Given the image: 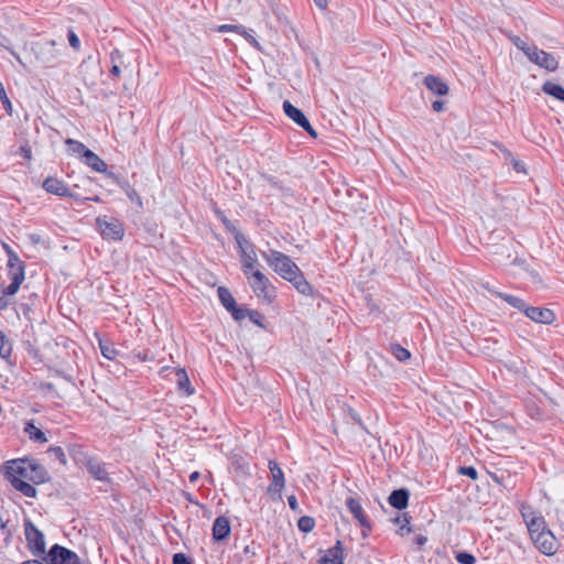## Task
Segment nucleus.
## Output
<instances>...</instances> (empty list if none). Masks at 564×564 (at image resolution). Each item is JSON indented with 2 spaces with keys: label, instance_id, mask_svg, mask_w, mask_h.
<instances>
[{
  "label": "nucleus",
  "instance_id": "54",
  "mask_svg": "<svg viewBox=\"0 0 564 564\" xmlns=\"http://www.w3.org/2000/svg\"><path fill=\"white\" fill-rule=\"evenodd\" d=\"M444 106H445V102L443 100H435L433 104H432V109L435 111V112H442L444 110Z\"/></svg>",
  "mask_w": 564,
  "mask_h": 564
},
{
  "label": "nucleus",
  "instance_id": "23",
  "mask_svg": "<svg viewBox=\"0 0 564 564\" xmlns=\"http://www.w3.org/2000/svg\"><path fill=\"white\" fill-rule=\"evenodd\" d=\"M424 85L429 90L438 96H444L448 93L447 84L438 76L427 75L424 78Z\"/></svg>",
  "mask_w": 564,
  "mask_h": 564
},
{
  "label": "nucleus",
  "instance_id": "35",
  "mask_svg": "<svg viewBox=\"0 0 564 564\" xmlns=\"http://www.w3.org/2000/svg\"><path fill=\"white\" fill-rule=\"evenodd\" d=\"M110 59L112 62V67L110 68V74L113 77H119L120 74H121L120 64H122L120 51L119 50H113L110 53Z\"/></svg>",
  "mask_w": 564,
  "mask_h": 564
},
{
  "label": "nucleus",
  "instance_id": "41",
  "mask_svg": "<svg viewBox=\"0 0 564 564\" xmlns=\"http://www.w3.org/2000/svg\"><path fill=\"white\" fill-rule=\"evenodd\" d=\"M455 558L459 564H475L476 563L475 556L468 552H458L456 554Z\"/></svg>",
  "mask_w": 564,
  "mask_h": 564
},
{
  "label": "nucleus",
  "instance_id": "10",
  "mask_svg": "<svg viewBox=\"0 0 564 564\" xmlns=\"http://www.w3.org/2000/svg\"><path fill=\"white\" fill-rule=\"evenodd\" d=\"M533 543L539 551L547 556L553 555L556 552V539L551 530L540 532L532 538Z\"/></svg>",
  "mask_w": 564,
  "mask_h": 564
},
{
  "label": "nucleus",
  "instance_id": "42",
  "mask_svg": "<svg viewBox=\"0 0 564 564\" xmlns=\"http://www.w3.org/2000/svg\"><path fill=\"white\" fill-rule=\"evenodd\" d=\"M47 452L51 453L57 460H59L61 464L66 465L67 459H66V455H65V453H64L62 447H59V446H51L47 449Z\"/></svg>",
  "mask_w": 564,
  "mask_h": 564
},
{
  "label": "nucleus",
  "instance_id": "16",
  "mask_svg": "<svg viewBox=\"0 0 564 564\" xmlns=\"http://www.w3.org/2000/svg\"><path fill=\"white\" fill-rule=\"evenodd\" d=\"M51 477L47 470L36 460L29 459L28 465V480L35 485H41L50 481Z\"/></svg>",
  "mask_w": 564,
  "mask_h": 564
},
{
  "label": "nucleus",
  "instance_id": "31",
  "mask_svg": "<svg viewBox=\"0 0 564 564\" xmlns=\"http://www.w3.org/2000/svg\"><path fill=\"white\" fill-rule=\"evenodd\" d=\"M283 110L284 113L292 119L296 124L302 121V119L305 117L304 112L292 105L289 100H285L283 102Z\"/></svg>",
  "mask_w": 564,
  "mask_h": 564
},
{
  "label": "nucleus",
  "instance_id": "26",
  "mask_svg": "<svg viewBox=\"0 0 564 564\" xmlns=\"http://www.w3.org/2000/svg\"><path fill=\"white\" fill-rule=\"evenodd\" d=\"M11 485H12V487L15 490L20 491L25 497H29V498H35L36 497V494H37L36 488L33 485L24 481L21 478L12 479L11 480Z\"/></svg>",
  "mask_w": 564,
  "mask_h": 564
},
{
  "label": "nucleus",
  "instance_id": "21",
  "mask_svg": "<svg viewBox=\"0 0 564 564\" xmlns=\"http://www.w3.org/2000/svg\"><path fill=\"white\" fill-rule=\"evenodd\" d=\"M230 534V522L229 519L220 516L217 517L213 523V538L215 541H224Z\"/></svg>",
  "mask_w": 564,
  "mask_h": 564
},
{
  "label": "nucleus",
  "instance_id": "53",
  "mask_svg": "<svg viewBox=\"0 0 564 564\" xmlns=\"http://www.w3.org/2000/svg\"><path fill=\"white\" fill-rule=\"evenodd\" d=\"M288 503H289V507L293 510V511H300L299 509V502H297V499L294 495H291L288 497Z\"/></svg>",
  "mask_w": 564,
  "mask_h": 564
},
{
  "label": "nucleus",
  "instance_id": "47",
  "mask_svg": "<svg viewBox=\"0 0 564 564\" xmlns=\"http://www.w3.org/2000/svg\"><path fill=\"white\" fill-rule=\"evenodd\" d=\"M248 317L253 324L260 327H264L262 324L263 315L260 312L256 310H250L248 313Z\"/></svg>",
  "mask_w": 564,
  "mask_h": 564
},
{
  "label": "nucleus",
  "instance_id": "55",
  "mask_svg": "<svg viewBox=\"0 0 564 564\" xmlns=\"http://www.w3.org/2000/svg\"><path fill=\"white\" fill-rule=\"evenodd\" d=\"M241 26H238V25H231V24H224V25H220L218 28V31L219 32H227V31H232V30H238L240 29Z\"/></svg>",
  "mask_w": 564,
  "mask_h": 564
},
{
  "label": "nucleus",
  "instance_id": "48",
  "mask_svg": "<svg viewBox=\"0 0 564 564\" xmlns=\"http://www.w3.org/2000/svg\"><path fill=\"white\" fill-rule=\"evenodd\" d=\"M297 126H300L302 129H304L311 137H313V138L317 137V132L311 126V123H310L308 119L306 118V116L302 119V121L300 123H297Z\"/></svg>",
  "mask_w": 564,
  "mask_h": 564
},
{
  "label": "nucleus",
  "instance_id": "19",
  "mask_svg": "<svg viewBox=\"0 0 564 564\" xmlns=\"http://www.w3.org/2000/svg\"><path fill=\"white\" fill-rule=\"evenodd\" d=\"M236 240H237V242H238V245L240 246V249H241L240 257H241V262H242V272L246 275H249L250 273L252 274L253 269H254L256 263H257L256 253L253 252V250L248 252L247 249L245 247H242V240L247 243V241L243 238V236H237Z\"/></svg>",
  "mask_w": 564,
  "mask_h": 564
},
{
  "label": "nucleus",
  "instance_id": "27",
  "mask_svg": "<svg viewBox=\"0 0 564 564\" xmlns=\"http://www.w3.org/2000/svg\"><path fill=\"white\" fill-rule=\"evenodd\" d=\"M542 91L560 101H564V87L558 84L547 80L543 84Z\"/></svg>",
  "mask_w": 564,
  "mask_h": 564
},
{
  "label": "nucleus",
  "instance_id": "11",
  "mask_svg": "<svg viewBox=\"0 0 564 564\" xmlns=\"http://www.w3.org/2000/svg\"><path fill=\"white\" fill-rule=\"evenodd\" d=\"M28 465L29 458H20L7 462L4 466V475L7 479L11 482L14 478H25L28 479Z\"/></svg>",
  "mask_w": 564,
  "mask_h": 564
},
{
  "label": "nucleus",
  "instance_id": "9",
  "mask_svg": "<svg viewBox=\"0 0 564 564\" xmlns=\"http://www.w3.org/2000/svg\"><path fill=\"white\" fill-rule=\"evenodd\" d=\"M268 467L272 478L271 484L268 487V494L278 495V498L281 500V492L285 486L284 473L275 460H269Z\"/></svg>",
  "mask_w": 564,
  "mask_h": 564
},
{
  "label": "nucleus",
  "instance_id": "44",
  "mask_svg": "<svg viewBox=\"0 0 564 564\" xmlns=\"http://www.w3.org/2000/svg\"><path fill=\"white\" fill-rule=\"evenodd\" d=\"M458 473L460 475L467 476L474 480L477 479V477H478V471L473 466H462V467H459Z\"/></svg>",
  "mask_w": 564,
  "mask_h": 564
},
{
  "label": "nucleus",
  "instance_id": "15",
  "mask_svg": "<svg viewBox=\"0 0 564 564\" xmlns=\"http://www.w3.org/2000/svg\"><path fill=\"white\" fill-rule=\"evenodd\" d=\"M251 288L258 297L270 299V281L259 270L252 272Z\"/></svg>",
  "mask_w": 564,
  "mask_h": 564
},
{
  "label": "nucleus",
  "instance_id": "52",
  "mask_svg": "<svg viewBox=\"0 0 564 564\" xmlns=\"http://www.w3.org/2000/svg\"><path fill=\"white\" fill-rule=\"evenodd\" d=\"M68 42H69V45H70L73 48H75V50H77V48L79 47V45H80L79 39H78V36L75 34V32H74V31H69V32H68Z\"/></svg>",
  "mask_w": 564,
  "mask_h": 564
},
{
  "label": "nucleus",
  "instance_id": "46",
  "mask_svg": "<svg viewBox=\"0 0 564 564\" xmlns=\"http://www.w3.org/2000/svg\"><path fill=\"white\" fill-rule=\"evenodd\" d=\"M6 291L7 288H2V284L0 283V311H3L9 306V296L13 295L7 294Z\"/></svg>",
  "mask_w": 564,
  "mask_h": 564
},
{
  "label": "nucleus",
  "instance_id": "39",
  "mask_svg": "<svg viewBox=\"0 0 564 564\" xmlns=\"http://www.w3.org/2000/svg\"><path fill=\"white\" fill-rule=\"evenodd\" d=\"M249 311H250L249 308H243V307L238 306V304H236L234 306V308H231L229 311V313L231 314V316L235 321L240 322V321L245 319L246 317H248Z\"/></svg>",
  "mask_w": 564,
  "mask_h": 564
},
{
  "label": "nucleus",
  "instance_id": "59",
  "mask_svg": "<svg viewBox=\"0 0 564 564\" xmlns=\"http://www.w3.org/2000/svg\"><path fill=\"white\" fill-rule=\"evenodd\" d=\"M3 247H4L6 251H7L8 259L18 256L8 245H3Z\"/></svg>",
  "mask_w": 564,
  "mask_h": 564
},
{
  "label": "nucleus",
  "instance_id": "51",
  "mask_svg": "<svg viewBox=\"0 0 564 564\" xmlns=\"http://www.w3.org/2000/svg\"><path fill=\"white\" fill-rule=\"evenodd\" d=\"M100 350L105 358L107 359H113L116 356V350L107 345H102L100 343Z\"/></svg>",
  "mask_w": 564,
  "mask_h": 564
},
{
  "label": "nucleus",
  "instance_id": "40",
  "mask_svg": "<svg viewBox=\"0 0 564 564\" xmlns=\"http://www.w3.org/2000/svg\"><path fill=\"white\" fill-rule=\"evenodd\" d=\"M0 100L8 115H12V104L7 95L3 84H0Z\"/></svg>",
  "mask_w": 564,
  "mask_h": 564
},
{
  "label": "nucleus",
  "instance_id": "5",
  "mask_svg": "<svg viewBox=\"0 0 564 564\" xmlns=\"http://www.w3.org/2000/svg\"><path fill=\"white\" fill-rule=\"evenodd\" d=\"M527 52L528 59L549 72H555L558 68V61L552 54L539 48L536 45H532Z\"/></svg>",
  "mask_w": 564,
  "mask_h": 564
},
{
  "label": "nucleus",
  "instance_id": "37",
  "mask_svg": "<svg viewBox=\"0 0 564 564\" xmlns=\"http://www.w3.org/2000/svg\"><path fill=\"white\" fill-rule=\"evenodd\" d=\"M12 345L2 330H0V357L7 359L11 356Z\"/></svg>",
  "mask_w": 564,
  "mask_h": 564
},
{
  "label": "nucleus",
  "instance_id": "8",
  "mask_svg": "<svg viewBox=\"0 0 564 564\" xmlns=\"http://www.w3.org/2000/svg\"><path fill=\"white\" fill-rule=\"evenodd\" d=\"M260 187L262 192L268 196L282 194L284 196L291 195V188L285 187L278 178L268 175L261 174L259 177Z\"/></svg>",
  "mask_w": 564,
  "mask_h": 564
},
{
  "label": "nucleus",
  "instance_id": "4",
  "mask_svg": "<svg viewBox=\"0 0 564 564\" xmlns=\"http://www.w3.org/2000/svg\"><path fill=\"white\" fill-rule=\"evenodd\" d=\"M9 276L11 283L7 286V294H17L25 278V263L19 256L8 259Z\"/></svg>",
  "mask_w": 564,
  "mask_h": 564
},
{
  "label": "nucleus",
  "instance_id": "57",
  "mask_svg": "<svg viewBox=\"0 0 564 564\" xmlns=\"http://www.w3.org/2000/svg\"><path fill=\"white\" fill-rule=\"evenodd\" d=\"M40 389L41 390H53L54 389V384L52 382H42L40 384Z\"/></svg>",
  "mask_w": 564,
  "mask_h": 564
},
{
  "label": "nucleus",
  "instance_id": "60",
  "mask_svg": "<svg viewBox=\"0 0 564 564\" xmlns=\"http://www.w3.org/2000/svg\"><path fill=\"white\" fill-rule=\"evenodd\" d=\"M314 2L319 9L324 10L327 7V0H314Z\"/></svg>",
  "mask_w": 564,
  "mask_h": 564
},
{
  "label": "nucleus",
  "instance_id": "56",
  "mask_svg": "<svg viewBox=\"0 0 564 564\" xmlns=\"http://www.w3.org/2000/svg\"><path fill=\"white\" fill-rule=\"evenodd\" d=\"M414 542L419 545V546H423L426 542H427V538L424 536V535H417L414 540Z\"/></svg>",
  "mask_w": 564,
  "mask_h": 564
},
{
  "label": "nucleus",
  "instance_id": "2",
  "mask_svg": "<svg viewBox=\"0 0 564 564\" xmlns=\"http://www.w3.org/2000/svg\"><path fill=\"white\" fill-rule=\"evenodd\" d=\"M45 564H80L78 555L72 550L54 544L48 552L43 556Z\"/></svg>",
  "mask_w": 564,
  "mask_h": 564
},
{
  "label": "nucleus",
  "instance_id": "24",
  "mask_svg": "<svg viewBox=\"0 0 564 564\" xmlns=\"http://www.w3.org/2000/svg\"><path fill=\"white\" fill-rule=\"evenodd\" d=\"M83 161L96 172L105 173L106 175L109 173V171H107V164L91 150L85 151Z\"/></svg>",
  "mask_w": 564,
  "mask_h": 564
},
{
  "label": "nucleus",
  "instance_id": "58",
  "mask_svg": "<svg viewBox=\"0 0 564 564\" xmlns=\"http://www.w3.org/2000/svg\"><path fill=\"white\" fill-rule=\"evenodd\" d=\"M200 477V474L198 471H193L188 479H189V482L194 484L195 481L198 480V478Z\"/></svg>",
  "mask_w": 564,
  "mask_h": 564
},
{
  "label": "nucleus",
  "instance_id": "7",
  "mask_svg": "<svg viewBox=\"0 0 564 564\" xmlns=\"http://www.w3.org/2000/svg\"><path fill=\"white\" fill-rule=\"evenodd\" d=\"M54 40L47 41L39 46L36 51V59L46 67H53L57 64L59 57V48Z\"/></svg>",
  "mask_w": 564,
  "mask_h": 564
},
{
  "label": "nucleus",
  "instance_id": "43",
  "mask_svg": "<svg viewBox=\"0 0 564 564\" xmlns=\"http://www.w3.org/2000/svg\"><path fill=\"white\" fill-rule=\"evenodd\" d=\"M510 40L518 50H520L524 53V55H527V52H529L528 48L532 47V45H529L523 40H521L519 36L513 35L510 37Z\"/></svg>",
  "mask_w": 564,
  "mask_h": 564
},
{
  "label": "nucleus",
  "instance_id": "22",
  "mask_svg": "<svg viewBox=\"0 0 564 564\" xmlns=\"http://www.w3.org/2000/svg\"><path fill=\"white\" fill-rule=\"evenodd\" d=\"M409 498L410 491L406 488H399L390 494L388 502L394 509L403 510L408 507Z\"/></svg>",
  "mask_w": 564,
  "mask_h": 564
},
{
  "label": "nucleus",
  "instance_id": "36",
  "mask_svg": "<svg viewBox=\"0 0 564 564\" xmlns=\"http://www.w3.org/2000/svg\"><path fill=\"white\" fill-rule=\"evenodd\" d=\"M390 351L399 361H406L411 357L410 351L399 344H392Z\"/></svg>",
  "mask_w": 564,
  "mask_h": 564
},
{
  "label": "nucleus",
  "instance_id": "32",
  "mask_svg": "<svg viewBox=\"0 0 564 564\" xmlns=\"http://www.w3.org/2000/svg\"><path fill=\"white\" fill-rule=\"evenodd\" d=\"M177 376V387L181 391H184L187 395H191L194 393V389L191 387V382L188 379V376L185 371V369H177L176 371Z\"/></svg>",
  "mask_w": 564,
  "mask_h": 564
},
{
  "label": "nucleus",
  "instance_id": "63",
  "mask_svg": "<svg viewBox=\"0 0 564 564\" xmlns=\"http://www.w3.org/2000/svg\"><path fill=\"white\" fill-rule=\"evenodd\" d=\"M393 522L401 525L403 522V516H398L393 519Z\"/></svg>",
  "mask_w": 564,
  "mask_h": 564
},
{
  "label": "nucleus",
  "instance_id": "20",
  "mask_svg": "<svg viewBox=\"0 0 564 564\" xmlns=\"http://www.w3.org/2000/svg\"><path fill=\"white\" fill-rule=\"evenodd\" d=\"M346 506L348 510L352 513V516L358 520L359 524L367 529L368 531H371V524L368 520L367 516L364 512V509L359 501L352 497L348 498L346 500Z\"/></svg>",
  "mask_w": 564,
  "mask_h": 564
},
{
  "label": "nucleus",
  "instance_id": "18",
  "mask_svg": "<svg viewBox=\"0 0 564 564\" xmlns=\"http://www.w3.org/2000/svg\"><path fill=\"white\" fill-rule=\"evenodd\" d=\"M107 177L111 178L128 196V198L135 203L140 208H142V199L138 192L130 185V183L121 177H119L113 172H109Z\"/></svg>",
  "mask_w": 564,
  "mask_h": 564
},
{
  "label": "nucleus",
  "instance_id": "33",
  "mask_svg": "<svg viewBox=\"0 0 564 564\" xmlns=\"http://www.w3.org/2000/svg\"><path fill=\"white\" fill-rule=\"evenodd\" d=\"M65 144L67 145L68 152L72 154H76L80 156L82 159L85 155V151L89 150L84 143L74 140V139H67L65 141Z\"/></svg>",
  "mask_w": 564,
  "mask_h": 564
},
{
  "label": "nucleus",
  "instance_id": "45",
  "mask_svg": "<svg viewBox=\"0 0 564 564\" xmlns=\"http://www.w3.org/2000/svg\"><path fill=\"white\" fill-rule=\"evenodd\" d=\"M403 522L399 530H398V534H400L401 536L405 535V534H409L412 532V528L409 525L410 524V517H408L406 513L403 514Z\"/></svg>",
  "mask_w": 564,
  "mask_h": 564
},
{
  "label": "nucleus",
  "instance_id": "14",
  "mask_svg": "<svg viewBox=\"0 0 564 564\" xmlns=\"http://www.w3.org/2000/svg\"><path fill=\"white\" fill-rule=\"evenodd\" d=\"M43 188L47 193L54 194L56 196L69 198L75 197L73 192L68 188V186L62 180H58L56 177H46L43 182Z\"/></svg>",
  "mask_w": 564,
  "mask_h": 564
},
{
  "label": "nucleus",
  "instance_id": "6",
  "mask_svg": "<svg viewBox=\"0 0 564 564\" xmlns=\"http://www.w3.org/2000/svg\"><path fill=\"white\" fill-rule=\"evenodd\" d=\"M96 224L101 236L106 239L121 240L124 236L123 224L118 219L108 221L106 218L98 217Z\"/></svg>",
  "mask_w": 564,
  "mask_h": 564
},
{
  "label": "nucleus",
  "instance_id": "62",
  "mask_svg": "<svg viewBox=\"0 0 564 564\" xmlns=\"http://www.w3.org/2000/svg\"><path fill=\"white\" fill-rule=\"evenodd\" d=\"M513 167L516 171L520 172V171H524V167H523V164L519 161H516L514 164H513Z\"/></svg>",
  "mask_w": 564,
  "mask_h": 564
},
{
  "label": "nucleus",
  "instance_id": "30",
  "mask_svg": "<svg viewBox=\"0 0 564 564\" xmlns=\"http://www.w3.org/2000/svg\"><path fill=\"white\" fill-rule=\"evenodd\" d=\"M24 432L29 435L30 440L34 442L46 443L48 441L45 433L37 429L33 422L25 424Z\"/></svg>",
  "mask_w": 564,
  "mask_h": 564
},
{
  "label": "nucleus",
  "instance_id": "1",
  "mask_svg": "<svg viewBox=\"0 0 564 564\" xmlns=\"http://www.w3.org/2000/svg\"><path fill=\"white\" fill-rule=\"evenodd\" d=\"M262 258L284 280H289L296 273L299 267L291 260V258L280 251L270 249L269 251L261 252Z\"/></svg>",
  "mask_w": 564,
  "mask_h": 564
},
{
  "label": "nucleus",
  "instance_id": "12",
  "mask_svg": "<svg viewBox=\"0 0 564 564\" xmlns=\"http://www.w3.org/2000/svg\"><path fill=\"white\" fill-rule=\"evenodd\" d=\"M522 517L527 523L528 531L530 533L531 539L536 535V533L545 532L549 530L546 528V522L542 516H536L534 512L529 508L528 511L523 508L522 510Z\"/></svg>",
  "mask_w": 564,
  "mask_h": 564
},
{
  "label": "nucleus",
  "instance_id": "17",
  "mask_svg": "<svg viewBox=\"0 0 564 564\" xmlns=\"http://www.w3.org/2000/svg\"><path fill=\"white\" fill-rule=\"evenodd\" d=\"M86 468L90 476L98 481L110 484L111 479L109 477L108 471L106 470V465L94 457H89L86 460Z\"/></svg>",
  "mask_w": 564,
  "mask_h": 564
},
{
  "label": "nucleus",
  "instance_id": "38",
  "mask_svg": "<svg viewBox=\"0 0 564 564\" xmlns=\"http://www.w3.org/2000/svg\"><path fill=\"white\" fill-rule=\"evenodd\" d=\"M315 527V520L312 517L303 516L297 521V528L304 533L311 532Z\"/></svg>",
  "mask_w": 564,
  "mask_h": 564
},
{
  "label": "nucleus",
  "instance_id": "49",
  "mask_svg": "<svg viewBox=\"0 0 564 564\" xmlns=\"http://www.w3.org/2000/svg\"><path fill=\"white\" fill-rule=\"evenodd\" d=\"M173 564H192V561L184 553H175L173 555Z\"/></svg>",
  "mask_w": 564,
  "mask_h": 564
},
{
  "label": "nucleus",
  "instance_id": "64",
  "mask_svg": "<svg viewBox=\"0 0 564 564\" xmlns=\"http://www.w3.org/2000/svg\"><path fill=\"white\" fill-rule=\"evenodd\" d=\"M219 214L221 215V220H223V223L225 224V226H226L227 228H229V220H228V219H227V218H226L221 213H219Z\"/></svg>",
  "mask_w": 564,
  "mask_h": 564
},
{
  "label": "nucleus",
  "instance_id": "13",
  "mask_svg": "<svg viewBox=\"0 0 564 564\" xmlns=\"http://www.w3.org/2000/svg\"><path fill=\"white\" fill-rule=\"evenodd\" d=\"M524 315L535 323L550 325L555 321V314L546 307L527 306Z\"/></svg>",
  "mask_w": 564,
  "mask_h": 564
},
{
  "label": "nucleus",
  "instance_id": "3",
  "mask_svg": "<svg viewBox=\"0 0 564 564\" xmlns=\"http://www.w3.org/2000/svg\"><path fill=\"white\" fill-rule=\"evenodd\" d=\"M24 534L33 555H45L44 534L29 519L24 520Z\"/></svg>",
  "mask_w": 564,
  "mask_h": 564
},
{
  "label": "nucleus",
  "instance_id": "50",
  "mask_svg": "<svg viewBox=\"0 0 564 564\" xmlns=\"http://www.w3.org/2000/svg\"><path fill=\"white\" fill-rule=\"evenodd\" d=\"M19 154L24 158L25 160L32 159V150L28 142L22 144L19 149Z\"/></svg>",
  "mask_w": 564,
  "mask_h": 564
},
{
  "label": "nucleus",
  "instance_id": "34",
  "mask_svg": "<svg viewBox=\"0 0 564 564\" xmlns=\"http://www.w3.org/2000/svg\"><path fill=\"white\" fill-rule=\"evenodd\" d=\"M323 557H328L330 560L337 561L336 563L341 564L344 562V550L341 546V542L337 541L336 544L328 549Z\"/></svg>",
  "mask_w": 564,
  "mask_h": 564
},
{
  "label": "nucleus",
  "instance_id": "25",
  "mask_svg": "<svg viewBox=\"0 0 564 564\" xmlns=\"http://www.w3.org/2000/svg\"><path fill=\"white\" fill-rule=\"evenodd\" d=\"M288 281L303 295H311L313 293L312 285L306 281L301 270H297Z\"/></svg>",
  "mask_w": 564,
  "mask_h": 564
},
{
  "label": "nucleus",
  "instance_id": "61",
  "mask_svg": "<svg viewBox=\"0 0 564 564\" xmlns=\"http://www.w3.org/2000/svg\"><path fill=\"white\" fill-rule=\"evenodd\" d=\"M21 564H45V562H43V558L41 561L40 560H29V561L22 562Z\"/></svg>",
  "mask_w": 564,
  "mask_h": 564
},
{
  "label": "nucleus",
  "instance_id": "29",
  "mask_svg": "<svg viewBox=\"0 0 564 564\" xmlns=\"http://www.w3.org/2000/svg\"><path fill=\"white\" fill-rule=\"evenodd\" d=\"M494 294H496L498 297H500L501 300H503L505 302H507L509 305H511L512 307L521 311L524 313L525 308H527V304L525 302L518 297V296H514V295H511V294H507V293H501V292H492Z\"/></svg>",
  "mask_w": 564,
  "mask_h": 564
},
{
  "label": "nucleus",
  "instance_id": "28",
  "mask_svg": "<svg viewBox=\"0 0 564 564\" xmlns=\"http://www.w3.org/2000/svg\"><path fill=\"white\" fill-rule=\"evenodd\" d=\"M217 294L223 306L229 312L237 304L231 292L226 286H219Z\"/></svg>",
  "mask_w": 564,
  "mask_h": 564
}]
</instances>
